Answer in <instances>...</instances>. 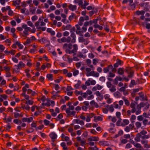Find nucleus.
I'll list each match as a JSON object with an SVG mask.
<instances>
[{
    "label": "nucleus",
    "instance_id": "f257e3e1",
    "mask_svg": "<svg viewBox=\"0 0 150 150\" xmlns=\"http://www.w3.org/2000/svg\"><path fill=\"white\" fill-rule=\"evenodd\" d=\"M86 75L88 76H92L94 77H98L99 74L97 72H95L94 71H93L88 73H87Z\"/></svg>",
    "mask_w": 150,
    "mask_h": 150
},
{
    "label": "nucleus",
    "instance_id": "f03ea898",
    "mask_svg": "<svg viewBox=\"0 0 150 150\" xmlns=\"http://www.w3.org/2000/svg\"><path fill=\"white\" fill-rule=\"evenodd\" d=\"M25 66V64H24L22 62H20L17 66H15V67H17V70L16 71L17 72H19L20 68H22L23 67H24Z\"/></svg>",
    "mask_w": 150,
    "mask_h": 150
},
{
    "label": "nucleus",
    "instance_id": "7ed1b4c3",
    "mask_svg": "<svg viewBox=\"0 0 150 150\" xmlns=\"http://www.w3.org/2000/svg\"><path fill=\"white\" fill-rule=\"evenodd\" d=\"M68 8L70 10L73 11L76 9L77 7L76 5H72L70 4L68 6Z\"/></svg>",
    "mask_w": 150,
    "mask_h": 150
},
{
    "label": "nucleus",
    "instance_id": "20e7f679",
    "mask_svg": "<svg viewBox=\"0 0 150 150\" xmlns=\"http://www.w3.org/2000/svg\"><path fill=\"white\" fill-rule=\"evenodd\" d=\"M50 136L52 139L53 140L56 139L57 137V134L54 132H52L50 134Z\"/></svg>",
    "mask_w": 150,
    "mask_h": 150
},
{
    "label": "nucleus",
    "instance_id": "39448f33",
    "mask_svg": "<svg viewBox=\"0 0 150 150\" xmlns=\"http://www.w3.org/2000/svg\"><path fill=\"white\" fill-rule=\"evenodd\" d=\"M99 139V138L97 137H91L88 139V140L90 141H97Z\"/></svg>",
    "mask_w": 150,
    "mask_h": 150
},
{
    "label": "nucleus",
    "instance_id": "423d86ee",
    "mask_svg": "<svg viewBox=\"0 0 150 150\" xmlns=\"http://www.w3.org/2000/svg\"><path fill=\"white\" fill-rule=\"evenodd\" d=\"M129 123V121L128 120L124 119L123 120V122L121 123V125L124 126L128 124Z\"/></svg>",
    "mask_w": 150,
    "mask_h": 150
},
{
    "label": "nucleus",
    "instance_id": "0eeeda50",
    "mask_svg": "<svg viewBox=\"0 0 150 150\" xmlns=\"http://www.w3.org/2000/svg\"><path fill=\"white\" fill-rule=\"evenodd\" d=\"M77 124H79L81 125H84V123L82 120H80L79 119H77L75 120Z\"/></svg>",
    "mask_w": 150,
    "mask_h": 150
},
{
    "label": "nucleus",
    "instance_id": "6e6552de",
    "mask_svg": "<svg viewBox=\"0 0 150 150\" xmlns=\"http://www.w3.org/2000/svg\"><path fill=\"white\" fill-rule=\"evenodd\" d=\"M90 104L92 106H94L96 108H98V104L96 103L94 100H93L90 102Z\"/></svg>",
    "mask_w": 150,
    "mask_h": 150
},
{
    "label": "nucleus",
    "instance_id": "1a4fd4ad",
    "mask_svg": "<svg viewBox=\"0 0 150 150\" xmlns=\"http://www.w3.org/2000/svg\"><path fill=\"white\" fill-rule=\"evenodd\" d=\"M118 73L120 75H122L124 73V69L122 68H119L117 71Z\"/></svg>",
    "mask_w": 150,
    "mask_h": 150
},
{
    "label": "nucleus",
    "instance_id": "9d476101",
    "mask_svg": "<svg viewBox=\"0 0 150 150\" xmlns=\"http://www.w3.org/2000/svg\"><path fill=\"white\" fill-rule=\"evenodd\" d=\"M125 71L128 74H129V76H130L131 75V68L129 67H126L125 69Z\"/></svg>",
    "mask_w": 150,
    "mask_h": 150
},
{
    "label": "nucleus",
    "instance_id": "9b49d317",
    "mask_svg": "<svg viewBox=\"0 0 150 150\" xmlns=\"http://www.w3.org/2000/svg\"><path fill=\"white\" fill-rule=\"evenodd\" d=\"M145 13V11L143 10L141 11H137L135 12L137 15H144Z\"/></svg>",
    "mask_w": 150,
    "mask_h": 150
},
{
    "label": "nucleus",
    "instance_id": "f8f14e48",
    "mask_svg": "<svg viewBox=\"0 0 150 150\" xmlns=\"http://www.w3.org/2000/svg\"><path fill=\"white\" fill-rule=\"evenodd\" d=\"M93 10L89 11V13L90 16H91L92 15L95 13H96L98 11V10L96 9H94L93 8Z\"/></svg>",
    "mask_w": 150,
    "mask_h": 150
},
{
    "label": "nucleus",
    "instance_id": "ddd939ff",
    "mask_svg": "<svg viewBox=\"0 0 150 150\" xmlns=\"http://www.w3.org/2000/svg\"><path fill=\"white\" fill-rule=\"evenodd\" d=\"M109 88V90L112 93L115 92L116 91L115 86L114 85L112 86L111 88Z\"/></svg>",
    "mask_w": 150,
    "mask_h": 150
},
{
    "label": "nucleus",
    "instance_id": "4468645a",
    "mask_svg": "<svg viewBox=\"0 0 150 150\" xmlns=\"http://www.w3.org/2000/svg\"><path fill=\"white\" fill-rule=\"evenodd\" d=\"M132 143L134 145L136 148H140L141 147V145L138 143H136L134 142H132Z\"/></svg>",
    "mask_w": 150,
    "mask_h": 150
},
{
    "label": "nucleus",
    "instance_id": "2eb2a0df",
    "mask_svg": "<svg viewBox=\"0 0 150 150\" xmlns=\"http://www.w3.org/2000/svg\"><path fill=\"white\" fill-rule=\"evenodd\" d=\"M140 97L142 98L143 101H147L148 100L147 96H144V94L140 96Z\"/></svg>",
    "mask_w": 150,
    "mask_h": 150
},
{
    "label": "nucleus",
    "instance_id": "dca6fc26",
    "mask_svg": "<svg viewBox=\"0 0 150 150\" xmlns=\"http://www.w3.org/2000/svg\"><path fill=\"white\" fill-rule=\"evenodd\" d=\"M13 122L16 124H20L22 123V121L20 120H18L17 119H14L13 120Z\"/></svg>",
    "mask_w": 150,
    "mask_h": 150
},
{
    "label": "nucleus",
    "instance_id": "f3484780",
    "mask_svg": "<svg viewBox=\"0 0 150 150\" xmlns=\"http://www.w3.org/2000/svg\"><path fill=\"white\" fill-rule=\"evenodd\" d=\"M61 146L63 147L64 150H68L67 148L66 147L65 143L64 142H62L61 144Z\"/></svg>",
    "mask_w": 150,
    "mask_h": 150
},
{
    "label": "nucleus",
    "instance_id": "a211bd4d",
    "mask_svg": "<svg viewBox=\"0 0 150 150\" xmlns=\"http://www.w3.org/2000/svg\"><path fill=\"white\" fill-rule=\"evenodd\" d=\"M93 27L95 28H98L100 30H102L103 29V27L102 26H101L100 25H99L98 24H94L93 25Z\"/></svg>",
    "mask_w": 150,
    "mask_h": 150
},
{
    "label": "nucleus",
    "instance_id": "6ab92c4d",
    "mask_svg": "<svg viewBox=\"0 0 150 150\" xmlns=\"http://www.w3.org/2000/svg\"><path fill=\"white\" fill-rule=\"evenodd\" d=\"M84 4L82 6V8L83 9H85L86 8V6H88L89 4L88 2H87L86 1H84Z\"/></svg>",
    "mask_w": 150,
    "mask_h": 150
},
{
    "label": "nucleus",
    "instance_id": "aec40b11",
    "mask_svg": "<svg viewBox=\"0 0 150 150\" xmlns=\"http://www.w3.org/2000/svg\"><path fill=\"white\" fill-rule=\"evenodd\" d=\"M138 136L135 138V140L136 142H139L140 141L139 138L141 137V135L140 134H138Z\"/></svg>",
    "mask_w": 150,
    "mask_h": 150
},
{
    "label": "nucleus",
    "instance_id": "412c9836",
    "mask_svg": "<svg viewBox=\"0 0 150 150\" xmlns=\"http://www.w3.org/2000/svg\"><path fill=\"white\" fill-rule=\"evenodd\" d=\"M135 105L132 103V113H134L136 111Z\"/></svg>",
    "mask_w": 150,
    "mask_h": 150
},
{
    "label": "nucleus",
    "instance_id": "4be33fe9",
    "mask_svg": "<svg viewBox=\"0 0 150 150\" xmlns=\"http://www.w3.org/2000/svg\"><path fill=\"white\" fill-rule=\"evenodd\" d=\"M47 77L48 79L49 80H53V76L51 74H47Z\"/></svg>",
    "mask_w": 150,
    "mask_h": 150
},
{
    "label": "nucleus",
    "instance_id": "5701e85b",
    "mask_svg": "<svg viewBox=\"0 0 150 150\" xmlns=\"http://www.w3.org/2000/svg\"><path fill=\"white\" fill-rule=\"evenodd\" d=\"M139 88L134 89L133 90V92L132 94H135L137 92H138L139 90Z\"/></svg>",
    "mask_w": 150,
    "mask_h": 150
},
{
    "label": "nucleus",
    "instance_id": "b1692460",
    "mask_svg": "<svg viewBox=\"0 0 150 150\" xmlns=\"http://www.w3.org/2000/svg\"><path fill=\"white\" fill-rule=\"evenodd\" d=\"M120 93L118 91L115 92L114 93V96L117 98L119 97H120Z\"/></svg>",
    "mask_w": 150,
    "mask_h": 150
},
{
    "label": "nucleus",
    "instance_id": "393cba45",
    "mask_svg": "<svg viewBox=\"0 0 150 150\" xmlns=\"http://www.w3.org/2000/svg\"><path fill=\"white\" fill-rule=\"evenodd\" d=\"M148 120L146 119H144L143 121V123L144 125L146 126L148 124Z\"/></svg>",
    "mask_w": 150,
    "mask_h": 150
},
{
    "label": "nucleus",
    "instance_id": "a878e982",
    "mask_svg": "<svg viewBox=\"0 0 150 150\" xmlns=\"http://www.w3.org/2000/svg\"><path fill=\"white\" fill-rule=\"evenodd\" d=\"M81 84V81L80 80H78V81L77 83L76 84L74 85L75 87L76 88H78Z\"/></svg>",
    "mask_w": 150,
    "mask_h": 150
},
{
    "label": "nucleus",
    "instance_id": "bb28decb",
    "mask_svg": "<svg viewBox=\"0 0 150 150\" xmlns=\"http://www.w3.org/2000/svg\"><path fill=\"white\" fill-rule=\"evenodd\" d=\"M73 46L74 47L73 50H74L76 52L78 49L77 45L76 44H74L73 45Z\"/></svg>",
    "mask_w": 150,
    "mask_h": 150
},
{
    "label": "nucleus",
    "instance_id": "cd10ccee",
    "mask_svg": "<svg viewBox=\"0 0 150 150\" xmlns=\"http://www.w3.org/2000/svg\"><path fill=\"white\" fill-rule=\"evenodd\" d=\"M137 120L139 121H141L142 120H144V117L142 115H141L137 117Z\"/></svg>",
    "mask_w": 150,
    "mask_h": 150
},
{
    "label": "nucleus",
    "instance_id": "c85d7f7f",
    "mask_svg": "<svg viewBox=\"0 0 150 150\" xmlns=\"http://www.w3.org/2000/svg\"><path fill=\"white\" fill-rule=\"evenodd\" d=\"M106 84L107 87L109 88H111V87H112V86L114 85H112L111 83L109 81L107 82Z\"/></svg>",
    "mask_w": 150,
    "mask_h": 150
},
{
    "label": "nucleus",
    "instance_id": "c756f323",
    "mask_svg": "<svg viewBox=\"0 0 150 150\" xmlns=\"http://www.w3.org/2000/svg\"><path fill=\"white\" fill-rule=\"evenodd\" d=\"M131 127V124H130L129 125V127L127 126L126 127V128L125 129V130L127 132H129L130 130V127Z\"/></svg>",
    "mask_w": 150,
    "mask_h": 150
},
{
    "label": "nucleus",
    "instance_id": "7c9ffc66",
    "mask_svg": "<svg viewBox=\"0 0 150 150\" xmlns=\"http://www.w3.org/2000/svg\"><path fill=\"white\" fill-rule=\"evenodd\" d=\"M79 42H82L85 41V39L82 37H80L79 38Z\"/></svg>",
    "mask_w": 150,
    "mask_h": 150
},
{
    "label": "nucleus",
    "instance_id": "2f4dec72",
    "mask_svg": "<svg viewBox=\"0 0 150 150\" xmlns=\"http://www.w3.org/2000/svg\"><path fill=\"white\" fill-rule=\"evenodd\" d=\"M127 2H129V5L130 6H131V0H123L122 1V3L125 4Z\"/></svg>",
    "mask_w": 150,
    "mask_h": 150
},
{
    "label": "nucleus",
    "instance_id": "473e14b6",
    "mask_svg": "<svg viewBox=\"0 0 150 150\" xmlns=\"http://www.w3.org/2000/svg\"><path fill=\"white\" fill-rule=\"evenodd\" d=\"M88 150H98V148L95 146L93 147H89Z\"/></svg>",
    "mask_w": 150,
    "mask_h": 150
},
{
    "label": "nucleus",
    "instance_id": "72a5a7b5",
    "mask_svg": "<svg viewBox=\"0 0 150 150\" xmlns=\"http://www.w3.org/2000/svg\"><path fill=\"white\" fill-rule=\"evenodd\" d=\"M109 110L111 112H112L113 111L114 109L112 105H111L110 106Z\"/></svg>",
    "mask_w": 150,
    "mask_h": 150
},
{
    "label": "nucleus",
    "instance_id": "f704fd0d",
    "mask_svg": "<svg viewBox=\"0 0 150 150\" xmlns=\"http://www.w3.org/2000/svg\"><path fill=\"white\" fill-rule=\"evenodd\" d=\"M44 122L45 125H47L49 124L50 122L49 121L45 119L44 120Z\"/></svg>",
    "mask_w": 150,
    "mask_h": 150
},
{
    "label": "nucleus",
    "instance_id": "c9c22d12",
    "mask_svg": "<svg viewBox=\"0 0 150 150\" xmlns=\"http://www.w3.org/2000/svg\"><path fill=\"white\" fill-rule=\"evenodd\" d=\"M142 139H146L149 138V135H145L141 137Z\"/></svg>",
    "mask_w": 150,
    "mask_h": 150
},
{
    "label": "nucleus",
    "instance_id": "e433bc0d",
    "mask_svg": "<svg viewBox=\"0 0 150 150\" xmlns=\"http://www.w3.org/2000/svg\"><path fill=\"white\" fill-rule=\"evenodd\" d=\"M139 83H138L137 81H136V82H135L134 80H132V85H136Z\"/></svg>",
    "mask_w": 150,
    "mask_h": 150
},
{
    "label": "nucleus",
    "instance_id": "4c0bfd02",
    "mask_svg": "<svg viewBox=\"0 0 150 150\" xmlns=\"http://www.w3.org/2000/svg\"><path fill=\"white\" fill-rule=\"evenodd\" d=\"M90 79H89L88 80L86 81L85 84L86 86H89L90 85Z\"/></svg>",
    "mask_w": 150,
    "mask_h": 150
},
{
    "label": "nucleus",
    "instance_id": "58836bf2",
    "mask_svg": "<svg viewBox=\"0 0 150 150\" xmlns=\"http://www.w3.org/2000/svg\"><path fill=\"white\" fill-rule=\"evenodd\" d=\"M33 102L31 100H29L28 101H26V104H29L30 105H32L33 104Z\"/></svg>",
    "mask_w": 150,
    "mask_h": 150
},
{
    "label": "nucleus",
    "instance_id": "ea45409f",
    "mask_svg": "<svg viewBox=\"0 0 150 150\" xmlns=\"http://www.w3.org/2000/svg\"><path fill=\"white\" fill-rule=\"evenodd\" d=\"M71 27L70 25H67L64 28L65 30H69Z\"/></svg>",
    "mask_w": 150,
    "mask_h": 150
},
{
    "label": "nucleus",
    "instance_id": "a19ab883",
    "mask_svg": "<svg viewBox=\"0 0 150 150\" xmlns=\"http://www.w3.org/2000/svg\"><path fill=\"white\" fill-rule=\"evenodd\" d=\"M98 60L96 59H93V63L94 65H96L98 62Z\"/></svg>",
    "mask_w": 150,
    "mask_h": 150
},
{
    "label": "nucleus",
    "instance_id": "79ce46f5",
    "mask_svg": "<svg viewBox=\"0 0 150 150\" xmlns=\"http://www.w3.org/2000/svg\"><path fill=\"white\" fill-rule=\"evenodd\" d=\"M94 118L99 121H101L102 120V118L100 116H98L97 117L95 116Z\"/></svg>",
    "mask_w": 150,
    "mask_h": 150
},
{
    "label": "nucleus",
    "instance_id": "37998d69",
    "mask_svg": "<svg viewBox=\"0 0 150 150\" xmlns=\"http://www.w3.org/2000/svg\"><path fill=\"white\" fill-rule=\"evenodd\" d=\"M96 87H97V89H98V90H101L103 87V86H100V85H99L98 84L97 85Z\"/></svg>",
    "mask_w": 150,
    "mask_h": 150
},
{
    "label": "nucleus",
    "instance_id": "c03bdc74",
    "mask_svg": "<svg viewBox=\"0 0 150 150\" xmlns=\"http://www.w3.org/2000/svg\"><path fill=\"white\" fill-rule=\"evenodd\" d=\"M79 6H81L82 8V6L83 5V2L82 0H79L78 3Z\"/></svg>",
    "mask_w": 150,
    "mask_h": 150
},
{
    "label": "nucleus",
    "instance_id": "a18cd8bd",
    "mask_svg": "<svg viewBox=\"0 0 150 150\" xmlns=\"http://www.w3.org/2000/svg\"><path fill=\"white\" fill-rule=\"evenodd\" d=\"M38 0H34L33 1V3L35 4V5L36 6H37L39 4V2L38 1Z\"/></svg>",
    "mask_w": 150,
    "mask_h": 150
},
{
    "label": "nucleus",
    "instance_id": "49530a36",
    "mask_svg": "<svg viewBox=\"0 0 150 150\" xmlns=\"http://www.w3.org/2000/svg\"><path fill=\"white\" fill-rule=\"evenodd\" d=\"M73 89L71 86H67L66 90L67 91H69L70 90H73Z\"/></svg>",
    "mask_w": 150,
    "mask_h": 150
},
{
    "label": "nucleus",
    "instance_id": "de8ad7c7",
    "mask_svg": "<svg viewBox=\"0 0 150 150\" xmlns=\"http://www.w3.org/2000/svg\"><path fill=\"white\" fill-rule=\"evenodd\" d=\"M81 95L84 98H86L87 96V94L86 93H81Z\"/></svg>",
    "mask_w": 150,
    "mask_h": 150
},
{
    "label": "nucleus",
    "instance_id": "09e8293b",
    "mask_svg": "<svg viewBox=\"0 0 150 150\" xmlns=\"http://www.w3.org/2000/svg\"><path fill=\"white\" fill-rule=\"evenodd\" d=\"M70 110L69 109V108H67L66 110V113L67 114V115H69V114L71 112L70 111Z\"/></svg>",
    "mask_w": 150,
    "mask_h": 150
},
{
    "label": "nucleus",
    "instance_id": "8fccbe9b",
    "mask_svg": "<svg viewBox=\"0 0 150 150\" xmlns=\"http://www.w3.org/2000/svg\"><path fill=\"white\" fill-rule=\"evenodd\" d=\"M65 56H67V57L68 60V61L70 63L73 60V59L72 58H69V56L67 55H65Z\"/></svg>",
    "mask_w": 150,
    "mask_h": 150
},
{
    "label": "nucleus",
    "instance_id": "3c124183",
    "mask_svg": "<svg viewBox=\"0 0 150 150\" xmlns=\"http://www.w3.org/2000/svg\"><path fill=\"white\" fill-rule=\"evenodd\" d=\"M79 73V71L77 70L74 71L73 72V75L74 76H76L78 75Z\"/></svg>",
    "mask_w": 150,
    "mask_h": 150
},
{
    "label": "nucleus",
    "instance_id": "603ef678",
    "mask_svg": "<svg viewBox=\"0 0 150 150\" xmlns=\"http://www.w3.org/2000/svg\"><path fill=\"white\" fill-rule=\"evenodd\" d=\"M4 68L5 69V70L6 71V72H9V71L10 70V68L9 67H4Z\"/></svg>",
    "mask_w": 150,
    "mask_h": 150
},
{
    "label": "nucleus",
    "instance_id": "864d4df0",
    "mask_svg": "<svg viewBox=\"0 0 150 150\" xmlns=\"http://www.w3.org/2000/svg\"><path fill=\"white\" fill-rule=\"evenodd\" d=\"M136 125L137 127H140L141 126V124L139 122H137L136 123Z\"/></svg>",
    "mask_w": 150,
    "mask_h": 150
},
{
    "label": "nucleus",
    "instance_id": "5fc2aeb1",
    "mask_svg": "<svg viewBox=\"0 0 150 150\" xmlns=\"http://www.w3.org/2000/svg\"><path fill=\"white\" fill-rule=\"evenodd\" d=\"M38 19V16H35L32 17V20L34 21Z\"/></svg>",
    "mask_w": 150,
    "mask_h": 150
},
{
    "label": "nucleus",
    "instance_id": "6e6d98bb",
    "mask_svg": "<svg viewBox=\"0 0 150 150\" xmlns=\"http://www.w3.org/2000/svg\"><path fill=\"white\" fill-rule=\"evenodd\" d=\"M115 76V74L113 73H112L111 72H110L109 73V75H108V77H114Z\"/></svg>",
    "mask_w": 150,
    "mask_h": 150
},
{
    "label": "nucleus",
    "instance_id": "4d7b16f0",
    "mask_svg": "<svg viewBox=\"0 0 150 150\" xmlns=\"http://www.w3.org/2000/svg\"><path fill=\"white\" fill-rule=\"evenodd\" d=\"M105 77L104 76H102L100 78V80L102 82L105 81Z\"/></svg>",
    "mask_w": 150,
    "mask_h": 150
},
{
    "label": "nucleus",
    "instance_id": "13d9d810",
    "mask_svg": "<svg viewBox=\"0 0 150 150\" xmlns=\"http://www.w3.org/2000/svg\"><path fill=\"white\" fill-rule=\"evenodd\" d=\"M118 81H123V78L120 77V76H117L115 78Z\"/></svg>",
    "mask_w": 150,
    "mask_h": 150
},
{
    "label": "nucleus",
    "instance_id": "bf43d9fd",
    "mask_svg": "<svg viewBox=\"0 0 150 150\" xmlns=\"http://www.w3.org/2000/svg\"><path fill=\"white\" fill-rule=\"evenodd\" d=\"M33 120V118L32 117H30L29 118H27V122H30L32 121Z\"/></svg>",
    "mask_w": 150,
    "mask_h": 150
},
{
    "label": "nucleus",
    "instance_id": "052dcab7",
    "mask_svg": "<svg viewBox=\"0 0 150 150\" xmlns=\"http://www.w3.org/2000/svg\"><path fill=\"white\" fill-rule=\"evenodd\" d=\"M27 23L28 25H29L31 27H32L33 26V24L31 22V21H28L27 22Z\"/></svg>",
    "mask_w": 150,
    "mask_h": 150
},
{
    "label": "nucleus",
    "instance_id": "680f3d73",
    "mask_svg": "<svg viewBox=\"0 0 150 150\" xmlns=\"http://www.w3.org/2000/svg\"><path fill=\"white\" fill-rule=\"evenodd\" d=\"M5 47L3 46L2 45H0V49L1 50V52H2L5 49Z\"/></svg>",
    "mask_w": 150,
    "mask_h": 150
},
{
    "label": "nucleus",
    "instance_id": "e2e57ef3",
    "mask_svg": "<svg viewBox=\"0 0 150 150\" xmlns=\"http://www.w3.org/2000/svg\"><path fill=\"white\" fill-rule=\"evenodd\" d=\"M75 30V28L73 27L70 30V32L71 33H74Z\"/></svg>",
    "mask_w": 150,
    "mask_h": 150
},
{
    "label": "nucleus",
    "instance_id": "0e129e2a",
    "mask_svg": "<svg viewBox=\"0 0 150 150\" xmlns=\"http://www.w3.org/2000/svg\"><path fill=\"white\" fill-rule=\"evenodd\" d=\"M147 133V132L145 130H142V131L139 133L140 134H141L142 135H145Z\"/></svg>",
    "mask_w": 150,
    "mask_h": 150
},
{
    "label": "nucleus",
    "instance_id": "69168bd1",
    "mask_svg": "<svg viewBox=\"0 0 150 150\" xmlns=\"http://www.w3.org/2000/svg\"><path fill=\"white\" fill-rule=\"evenodd\" d=\"M1 96L4 99H6L7 98V96L5 94L1 95Z\"/></svg>",
    "mask_w": 150,
    "mask_h": 150
},
{
    "label": "nucleus",
    "instance_id": "338daca9",
    "mask_svg": "<svg viewBox=\"0 0 150 150\" xmlns=\"http://www.w3.org/2000/svg\"><path fill=\"white\" fill-rule=\"evenodd\" d=\"M14 117L16 118H17L18 116H21V115L18 113H14Z\"/></svg>",
    "mask_w": 150,
    "mask_h": 150
},
{
    "label": "nucleus",
    "instance_id": "774afa93",
    "mask_svg": "<svg viewBox=\"0 0 150 150\" xmlns=\"http://www.w3.org/2000/svg\"><path fill=\"white\" fill-rule=\"evenodd\" d=\"M95 94L97 96L100 97L101 96V93L98 91H96L95 93Z\"/></svg>",
    "mask_w": 150,
    "mask_h": 150
}]
</instances>
